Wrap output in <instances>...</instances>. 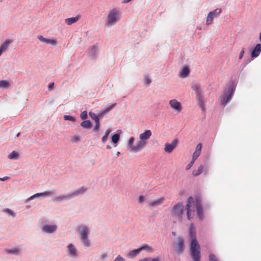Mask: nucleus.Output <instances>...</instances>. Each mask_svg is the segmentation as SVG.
<instances>
[{
    "instance_id": "1",
    "label": "nucleus",
    "mask_w": 261,
    "mask_h": 261,
    "mask_svg": "<svg viewBox=\"0 0 261 261\" xmlns=\"http://www.w3.org/2000/svg\"><path fill=\"white\" fill-rule=\"evenodd\" d=\"M187 210V218L190 220L195 216V211H197V215L200 220L203 218V210L201 204L197 201L195 204L194 199L192 197H190L187 201L186 205Z\"/></svg>"
},
{
    "instance_id": "2",
    "label": "nucleus",
    "mask_w": 261,
    "mask_h": 261,
    "mask_svg": "<svg viewBox=\"0 0 261 261\" xmlns=\"http://www.w3.org/2000/svg\"><path fill=\"white\" fill-rule=\"evenodd\" d=\"M189 236L191 239L190 244L191 255L194 261H200V246L195 237V231L194 225L191 224L189 228Z\"/></svg>"
},
{
    "instance_id": "3",
    "label": "nucleus",
    "mask_w": 261,
    "mask_h": 261,
    "mask_svg": "<svg viewBox=\"0 0 261 261\" xmlns=\"http://www.w3.org/2000/svg\"><path fill=\"white\" fill-rule=\"evenodd\" d=\"M184 212V205L181 202L176 204L171 211L172 216L180 219Z\"/></svg>"
},
{
    "instance_id": "4",
    "label": "nucleus",
    "mask_w": 261,
    "mask_h": 261,
    "mask_svg": "<svg viewBox=\"0 0 261 261\" xmlns=\"http://www.w3.org/2000/svg\"><path fill=\"white\" fill-rule=\"evenodd\" d=\"M79 230L81 232V239L84 245L86 247H89L90 243L88 240V228L85 226H82L79 227Z\"/></svg>"
},
{
    "instance_id": "5",
    "label": "nucleus",
    "mask_w": 261,
    "mask_h": 261,
    "mask_svg": "<svg viewBox=\"0 0 261 261\" xmlns=\"http://www.w3.org/2000/svg\"><path fill=\"white\" fill-rule=\"evenodd\" d=\"M222 12V10L221 9H216L213 11H211L207 15L206 18V24L210 25L213 23V18L214 17H217L219 16Z\"/></svg>"
},
{
    "instance_id": "6",
    "label": "nucleus",
    "mask_w": 261,
    "mask_h": 261,
    "mask_svg": "<svg viewBox=\"0 0 261 261\" xmlns=\"http://www.w3.org/2000/svg\"><path fill=\"white\" fill-rule=\"evenodd\" d=\"M116 106L115 103H113L112 105H111L110 107L107 108L106 110H105L100 114H99L98 116H97L95 114L89 112V116L91 117V118L94 120L95 122L99 121V117H102V115L111 111L113 108H114Z\"/></svg>"
},
{
    "instance_id": "7",
    "label": "nucleus",
    "mask_w": 261,
    "mask_h": 261,
    "mask_svg": "<svg viewBox=\"0 0 261 261\" xmlns=\"http://www.w3.org/2000/svg\"><path fill=\"white\" fill-rule=\"evenodd\" d=\"M119 19V12L116 9L112 10L108 17V22L110 24H113Z\"/></svg>"
},
{
    "instance_id": "8",
    "label": "nucleus",
    "mask_w": 261,
    "mask_h": 261,
    "mask_svg": "<svg viewBox=\"0 0 261 261\" xmlns=\"http://www.w3.org/2000/svg\"><path fill=\"white\" fill-rule=\"evenodd\" d=\"M178 143V140L175 139L173 140L171 144L166 143L165 145L164 150L167 153H171L176 147Z\"/></svg>"
},
{
    "instance_id": "9",
    "label": "nucleus",
    "mask_w": 261,
    "mask_h": 261,
    "mask_svg": "<svg viewBox=\"0 0 261 261\" xmlns=\"http://www.w3.org/2000/svg\"><path fill=\"white\" fill-rule=\"evenodd\" d=\"M233 93L232 88H229L228 92L225 94L222 98L221 102L222 105L225 106L226 103L231 99Z\"/></svg>"
},
{
    "instance_id": "10",
    "label": "nucleus",
    "mask_w": 261,
    "mask_h": 261,
    "mask_svg": "<svg viewBox=\"0 0 261 261\" xmlns=\"http://www.w3.org/2000/svg\"><path fill=\"white\" fill-rule=\"evenodd\" d=\"M184 249V241L181 238H177L175 244V250L178 254L181 253Z\"/></svg>"
},
{
    "instance_id": "11",
    "label": "nucleus",
    "mask_w": 261,
    "mask_h": 261,
    "mask_svg": "<svg viewBox=\"0 0 261 261\" xmlns=\"http://www.w3.org/2000/svg\"><path fill=\"white\" fill-rule=\"evenodd\" d=\"M169 105L177 113H179L181 110V106L179 102L176 99H172L169 101Z\"/></svg>"
},
{
    "instance_id": "12",
    "label": "nucleus",
    "mask_w": 261,
    "mask_h": 261,
    "mask_svg": "<svg viewBox=\"0 0 261 261\" xmlns=\"http://www.w3.org/2000/svg\"><path fill=\"white\" fill-rule=\"evenodd\" d=\"M38 39L41 42H44L47 44H51V45L55 46L57 43V39L55 38L52 39H47L44 38L42 35H39L37 37Z\"/></svg>"
},
{
    "instance_id": "13",
    "label": "nucleus",
    "mask_w": 261,
    "mask_h": 261,
    "mask_svg": "<svg viewBox=\"0 0 261 261\" xmlns=\"http://www.w3.org/2000/svg\"><path fill=\"white\" fill-rule=\"evenodd\" d=\"M146 142H143V141L140 140L136 142V144L132 147V150L135 152H138L142 149L145 146Z\"/></svg>"
},
{
    "instance_id": "14",
    "label": "nucleus",
    "mask_w": 261,
    "mask_h": 261,
    "mask_svg": "<svg viewBox=\"0 0 261 261\" xmlns=\"http://www.w3.org/2000/svg\"><path fill=\"white\" fill-rule=\"evenodd\" d=\"M12 42V41L9 39H7L4 41L0 46V56H1L3 53L6 51L8 49L9 46Z\"/></svg>"
},
{
    "instance_id": "15",
    "label": "nucleus",
    "mask_w": 261,
    "mask_h": 261,
    "mask_svg": "<svg viewBox=\"0 0 261 261\" xmlns=\"http://www.w3.org/2000/svg\"><path fill=\"white\" fill-rule=\"evenodd\" d=\"M152 133L150 130H146L144 132L141 134L139 136V139L143 142H146V140L149 139L151 136Z\"/></svg>"
},
{
    "instance_id": "16",
    "label": "nucleus",
    "mask_w": 261,
    "mask_h": 261,
    "mask_svg": "<svg viewBox=\"0 0 261 261\" xmlns=\"http://www.w3.org/2000/svg\"><path fill=\"white\" fill-rule=\"evenodd\" d=\"M51 194V192L49 191H46L42 193H36L27 199V201L31 200L35 198L38 197L39 196L46 197L50 196Z\"/></svg>"
},
{
    "instance_id": "17",
    "label": "nucleus",
    "mask_w": 261,
    "mask_h": 261,
    "mask_svg": "<svg viewBox=\"0 0 261 261\" xmlns=\"http://www.w3.org/2000/svg\"><path fill=\"white\" fill-rule=\"evenodd\" d=\"M164 198L161 197L158 199L154 200H151L148 202V206L149 207H155L157 205L162 204L164 202Z\"/></svg>"
},
{
    "instance_id": "18",
    "label": "nucleus",
    "mask_w": 261,
    "mask_h": 261,
    "mask_svg": "<svg viewBox=\"0 0 261 261\" xmlns=\"http://www.w3.org/2000/svg\"><path fill=\"white\" fill-rule=\"evenodd\" d=\"M261 52V44H257L251 53V57L256 58Z\"/></svg>"
},
{
    "instance_id": "19",
    "label": "nucleus",
    "mask_w": 261,
    "mask_h": 261,
    "mask_svg": "<svg viewBox=\"0 0 261 261\" xmlns=\"http://www.w3.org/2000/svg\"><path fill=\"white\" fill-rule=\"evenodd\" d=\"M70 196L69 194L66 195H61L56 196L53 200L54 202H62L64 200L69 199Z\"/></svg>"
},
{
    "instance_id": "20",
    "label": "nucleus",
    "mask_w": 261,
    "mask_h": 261,
    "mask_svg": "<svg viewBox=\"0 0 261 261\" xmlns=\"http://www.w3.org/2000/svg\"><path fill=\"white\" fill-rule=\"evenodd\" d=\"M57 227L56 225H45L42 228V230L47 233H52L56 230Z\"/></svg>"
},
{
    "instance_id": "21",
    "label": "nucleus",
    "mask_w": 261,
    "mask_h": 261,
    "mask_svg": "<svg viewBox=\"0 0 261 261\" xmlns=\"http://www.w3.org/2000/svg\"><path fill=\"white\" fill-rule=\"evenodd\" d=\"M190 73L189 68L188 67L185 66L182 68L181 71H180L179 76L180 77H187Z\"/></svg>"
},
{
    "instance_id": "22",
    "label": "nucleus",
    "mask_w": 261,
    "mask_h": 261,
    "mask_svg": "<svg viewBox=\"0 0 261 261\" xmlns=\"http://www.w3.org/2000/svg\"><path fill=\"white\" fill-rule=\"evenodd\" d=\"M192 88V89L196 92L197 98H201V97H203L200 88L198 85H194Z\"/></svg>"
},
{
    "instance_id": "23",
    "label": "nucleus",
    "mask_w": 261,
    "mask_h": 261,
    "mask_svg": "<svg viewBox=\"0 0 261 261\" xmlns=\"http://www.w3.org/2000/svg\"><path fill=\"white\" fill-rule=\"evenodd\" d=\"M204 167L203 165H200L197 169L193 170L192 175L194 177L199 175L203 171Z\"/></svg>"
},
{
    "instance_id": "24",
    "label": "nucleus",
    "mask_w": 261,
    "mask_h": 261,
    "mask_svg": "<svg viewBox=\"0 0 261 261\" xmlns=\"http://www.w3.org/2000/svg\"><path fill=\"white\" fill-rule=\"evenodd\" d=\"M79 16L68 18L65 19V21L67 24L70 25L77 22L79 20Z\"/></svg>"
},
{
    "instance_id": "25",
    "label": "nucleus",
    "mask_w": 261,
    "mask_h": 261,
    "mask_svg": "<svg viewBox=\"0 0 261 261\" xmlns=\"http://www.w3.org/2000/svg\"><path fill=\"white\" fill-rule=\"evenodd\" d=\"M68 249L69 254L72 256L76 255V250L72 244H70L68 246Z\"/></svg>"
},
{
    "instance_id": "26",
    "label": "nucleus",
    "mask_w": 261,
    "mask_h": 261,
    "mask_svg": "<svg viewBox=\"0 0 261 261\" xmlns=\"http://www.w3.org/2000/svg\"><path fill=\"white\" fill-rule=\"evenodd\" d=\"M140 251L142 250H146L149 252H152L153 251V249L151 247L149 246L148 244H144L142 246L139 248Z\"/></svg>"
},
{
    "instance_id": "27",
    "label": "nucleus",
    "mask_w": 261,
    "mask_h": 261,
    "mask_svg": "<svg viewBox=\"0 0 261 261\" xmlns=\"http://www.w3.org/2000/svg\"><path fill=\"white\" fill-rule=\"evenodd\" d=\"M81 126L84 128H90L92 124L89 120H85L81 123Z\"/></svg>"
},
{
    "instance_id": "28",
    "label": "nucleus",
    "mask_w": 261,
    "mask_h": 261,
    "mask_svg": "<svg viewBox=\"0 0 261 261\" xmlns=\"http://www.w3.org/2000/svg\"><path fill=\"white\" fill-rule=\"evenodd\" d=\"M141 251L139 248L134 249L133 251L129 252V253L127 255V256L130 258H133L136 255H137Z\"/></svg>"
},
{
    "instance_id": "29",
    "label": "nucleus",
    "mask_w": 261,
    "mask_h": 261,
    "mask_svg": "<svg viewBox=\"0 0 261 261\" xmlns=\"http://www.w3.org/2000/svg\"><path fill=\"white\" fill-rule=\"evenodd\" d=\"M10 86L9 82L6 80L0 81V88L7 89Z\"/></svg>"
},
{
    "instance_id": "30",
    "label": "nucleus",
    "mask_w": 261,
    "mask_h": 261,
    "mask_svg": "<svg viewBox=\"0 0 261 261\" xmlns=\"http://www.w3.org/2000/svg\"><path fill=\"white\" fill-rule=\"evenodd\" d=\"M19 158L18 153L15 151H13L8 155V158L11 160H17Z\"/></svg>"
},
{
    "instance_id": "31",
    "label": "nucleus",
    "mask_w": 261,
    "mask_h": 261,
    "mask_svg": "<svg viewBox=\"0 0 261 261\" xmlns=\"http://www.w3.org/2000/svg\"><path fill=\"white\" fill-rule=\"evenodd\" d=\"M111 132V130L110 129H108L106 130L105 135L101 139V141L103 143H105V142L107 140Z\"/></svg>"
},
{
    "instance_id": "32",
    "label": "nucleus",
    "mask_w": 261,
    "mask_h": 261,
    "mask_svg": "<svg viewBox=\"0 0 261 261\" xmlns=\"http://www.w3.org/2000/svg\"><path fill=\"white\" fill-rule=\"evenodd\" d=\"M120 138V135L118 134H115L112 136V141L114 143H117Z\"/></svg>"
},
{
    "instance_id": "33",
    "label": "nucleus",
    "mask_w": 261,
    "mask_h": 261,
    "mask_svg": "<svg viewBox=\"0 0 261 261\" xmlns=\"http://www.w3.org/2000/svg\"><path fill=\"white\" fill-rule=\"evenodd\" d=\"M81 140V137L79 135H75L71 137V141L73 142H78Z\"/></svg>"
},
{
    "instance_id": "34",
    "label": "nucleus",
    "mask_w": 261,
    "mask_h": 261,
    "mask_svg": "<svg viewBox=\"0 0 261 261\" xmlns=\"http://www.w3.org/2000/svg\"><path fill=\"white\" fill-rule=\"evenodd\" d=\"M199 102L200 106L202 109L203 112L205 111V105L203 101V96L201 97V98H197Z\"/></svg>"
},
{
    "instance_id": "35",
    "label": "nucleus",
    "mask_w": 261,
    "mask_h": 261,
    "mask_svg": "<svg viewBox=\"0 0 261 261\" xmlns=\"http://www.w3.org/2000/svg\"><path fill=\"white\" fill-rule=\"evenodd\" d=\"M80 194H81L80 193L79 189L76 191L73 192H71V193H69V195L70 196V199L71 198H73L74 197L77 196Z\"/></svg>"
},
{
    "instance_id": "36",
    "label": "nucleus",
    "mask_w": 261,
    "mask_h": 261,
    "mask_svg": "<svg viewBox=\"0 0 261 261\" xmlns=\"http://www.w3.org/2000/svg\"><path fill=\"white\" fill-rule=\"evenodd\" d=\"M20 250L16 248H15L12 249L7 250V252L8 253H13V254H18Z\"/></svg>"
},
{
    "instance_id": "37",
    "label": "nucleus",
    "mask_w": 261,
    "mask_h": 261,
    "mask_svg": "<svg viewBox=\"0 0 261 261\" xmlns=\"http://www.w3.org/2000/svg\"><path fill=\"white\" fill-rule=\"evenodd\" d=\"M64 119L65 120H69V121H71L72 122L75 121L74 118L72 116H69V115H64Z\"/></svg>"
},
{
    "instance_id": "38",
    "label": "nucleus",
    "mask_w": 261,
    "mask_h": 261,
    "mask_svg": "<svg viewBox=\"0 0 261 261\" xmlns=\"http://www.w3.org/2000/svg\"><path fill=\"white\" fill-rule=\"evenodd\" d=\"M134 141V137H131L129 139V142H128V147H129V149L130 150H132V146L134 145H133Z\"/></svg>"
},
{
    "instance_id": "39",
    "label": "nucleus",
    "mask_w": 261,
    "mask_h": 261,
    "mask_svg": "<svg viewBox=\"0 0 261 261\" xmlns=\"http://www.w3.org/2000/svg\"><path fill=\"white\" fill-rule=\"evenodd\" d=\"M200 154V152L195 151L193 154L192 160L195 161L199 156Z\"/></svg>"
},
{
    "instance_id": "40",
    "label": "nucleus",
    "mask_w": 261,
    "mask_h": 261,
    "mask_svg": "<svg viewBox=\"0 0 261 261\" xmlns=\"http://www.w3.org/2000/svg\"><path fill=\"white\" fill-rule=\"evenodd\" d=\"M100 123L99 121L95 122V126L93 129L94 132H97L99 128Z\"/></svg>"
},
{
    "instance_id": "41",
    "label": "nucleus",
    "mask_w": 261,
    "mask_h": 261,
    "mask_svg": "<svg viewBox=\"0 0 261 261\" xmlns=\"http://www.w3.org/2000/svg\"><path fill=\"white\" fill-rule=\"evenodd\" d=\"M87 117V111L83 112L81 114V118L82 119H86Z\"/></svg>"
},
{
    "instance_id": "42",
    "label": "nucleus",
    "mask_w": 261,
    "mask_h": 261,
    "mask_svg": "<svg viewBox=\"0 0 261 261\" xmlns=\"http://www.w3.org/2000/svg\"><path fill=\"white\" fill-rule=\"evenodd\" d=\"M210 261H218L216 256L213 254H211L209 255Z\"/></svg>"
},
{
    "instance_id": "43",
    "label": "nucleus",
    "mask_w": 261,
    "mask_h": 261,
    "mask_svg": "<svg viewBox=\"0 0 261 261\" xmlns=\"http://www.w3.org/2000/svg\"><path fill=\"white\" fill-rule=\"evenodd\" d=\"M195 161L192 160V161L189 163L188 165H187L186 167V170H189L191 168V167L193 165Z\"/></svg>"
},
{
    "instance_id": "44",
    "label": "nucleus",
    "mask_w": 261,
    "mask_h": 261,
    "mask_svg": "<svg viewBox=\"0 0 261 261\" xmlns=\"http://www.w3.org/2000/svg\"><path fill=\"white\" fill-rule=\"evenodd\" d=\"M201 148H202V145L201 143H199L196 147V149H195V150L196 151H197V152H201Z\"/></svg>"
},
{
    "instance_id": "45",
    "label": "nucleus",
    "mask_w": 261,
    "mask_h": 261,
    "mask_svg": "<svg viewBox=\"0 0 261 261\" xmlns=\"http://www.w3.org/2000/svg\"><path fill=\"white\" fill-rule=\"evenodd\" d=\"M79 190L80 194H83L84 193H85L87 191V189L85 187H81V188H80Z\"/></svg>"
},
{
    "instance_id": "46",
    "label": "nucleus",
    "mask_w": 261,
    "mask_h": 261,
    "mask_svg": "<svg viewBox=\"0 0 261 261\" xmlns=\"http://www.w3.org/2000/svg\"><path fill=\"white\" fill-rule=\"evenodd\" d=\"M4 212H6V213H8L9 214L13 216H14L15 215L13 213V212L10 210V209H8V208H6L5 210H4Z\"/></svg>"
},
{
    "instance_id": "47",
    "label": "nucleus",
    "mask_w": 261,
    "mask_h": 261,
    "mask_svg": "<svg viewBox=\"0 0 261 261\" xmlns=\"http://www.w3.org/2000/svg\"><path fill=\"white\" fill-rule=\"evenodd\" d=\"M114 261H124V259L120 255H118Z\"/></svg>"
},
{
    "instance_id": "48",
    "label": "nucleus",
    "mask_w": 261,
    "mask_h": 261,
    "mask_svg": "<svg viewBox=\"0 0 261 261\" xmlns=\"http://www.w3.org/2000/svg\"><path fill=\"white\" fill-rule=\"evenodd\" d=\"M145 197L143 195H141L139 197L138 201L139 203H142L144 200Z\"/></svg>"
},
{
    "instance_id": "49",
    "label": "nucleus",
    "mask_w": 261,
    "mask_h": 261,
    "mask_svg": "<svg viewBox=\"0 0 261 261\" xmlns=\"http://www.w3.org/2000/svg\"><path fill=\"white\" fill-rule=\"evenodd\" d=\"M54 86V82L50 83L48 85V90H49V91L52 90H53V89Z\"/></svg>"
},
{
    "instance_id": "50",
    "label": "nucleus",
    "mask_w": 261,
    "mask_h": 261,
    "mask_svg": "<svg viewBox=\"0 0 261 261\" xmlns=\"http://www.w3.org/2000/svg\"><path fill=\"white\" fill-rule=\"evenodd\" d=\"M107 257V255L105 253H102L100 255V258L101 260H103L105 259Z\"/></svg>"
},
{
    "instance_id": "51",
    "label": "nucleus",
    "mask_w": 261,
    "mask_h": 261,
    "mask_svg": "<svg viewBox=\"0 0 261 261\" xmlns=\"http://www.w3.org/2000/svg\"><path fill=\"white\" fill-rule=\"evenodd\" d=\"M244 54V49L243 48L240 53L239 59H241L243 58Z\"/></svg>"
},
{
    "instance_id": "52",
    "label": "nucleus",
    "mask_w": 261,
    "mask_h": 261,
    "mask_svg": "<svg viewBox=\"0 0 261 261\" xmlns=\"http://www.w3.org/2000/svg\"><path fill=\"white\" fill-rule=\"evenodd\" d=\"M145 81L146 83L148 85H149L150 84L151 80L148 77H146L145 79Z\"/></svg>"
},
{
    "instance_id": "53",
    "label": "nucleus",
    "mask_w": 261,
    "mask_h": 261,
    "mask_svg": "<svg viewBox=\"0 0 261 261\" xmlns=\"http://www.w3.org/2000/svg\"><path fill=\"white\" fill-rule=\"evenodd\" d=\"M9 177L8 176H5L4 177H1L0 178V181H5L9 179Z\"/></svg>"
},
{
    "instance_id": "54",
    "label": "nucleus",
    "mask_w": 261,
    "mask_h": 261,
    "mask_svg": "<svg viewBox=\"0 0 261 261\" xmlns=\"http://www.w3.org/2000/svg\"><path fill=\"white\" fill-rule=\"evenodd\" d=\"M150 257H146V258L140 259L139 261H150Z\"/></svg>"
},
{
    "instance_id": "55",
    "label": "nucleus",
    "mask_w": 261,
    "mask_h": 261,
    "mask_svg": "<svg viewBox=\"0 0 261 261\" xmlns=\"http://www.w3.org/2000/svg\"><path fill=\"white\" fill-rule=\"evenodd\" d=\"M150 261H160V258L159 257L151 258Z\"/></svg>"
},
{
    "instance_id": "56",
    "label": "nucleus",
    "mask_w": 261,
    "mask_h": 261,
    "mask_svg": "<svg viewBox=\"0 0 261 261\" xmlns=\"http://www.w3.org/2000/svg\"><path fill=\"white\" fill-rule=\"evenodd\" d=\"M132 0H123L122 3L124 4L128 3L130 2Z\"/></svg>"
},
{
    "instance_id": "57",
    "label": "nucleus",
    "mask_w": 261,
    "mask_h": 261,
    "mask_svg": "<svg viewBox=\"0 0 261 261\" xmlns=\"http://www.w3.org/2000/svg\"><path fill=\"white\" fill-rule=\"evenodd\" d=\"M107 149H111V146H110V145H107Z\"/></svg>"
},
{
    "instance_id": "58",
    "label": "nucleus",
    "mask_w": 261,
    "mask_h": 261,
    "mask_svg": "<svg viewBox=\"0 0 261 261\" xmlns=\"http://www.w3.org/2000/svg\"><path fill=\"white\" fill-rule=\"evenodd\" d=\"M259 40H260V41H261V33H260V34H259Z\"/></svg>"
},
{
    "instance_id": "59",
    "label": "nucleus",
    "mask_w": 261,
    "mask_h": 261,
    "mask_svg": "<svg viewBox=\"0 0 261 261\" xmlns=\"http://www.w3.org/2000/svg\"><path fill=\"white\" fill-rule=\"evenodd\" d=\"M119 154H120V152L118 151V152H117V155H119Z\"/></svg>"
},
{
    "instance_id": "60",
    "label": "nucleus",
    "mask_w": 261,
    "mask_h": 261,
    "mask_svg": "<svg viewBox=\"0 0 261 261\" xmlns=\"http://www.w3.org/2000/svg\"><path fill=\"white\" fill-rule=\"evenodd\" d=\"M19 135H20V133H18L17 134V137H18Z\"/></svg>"
}]
</instances>
